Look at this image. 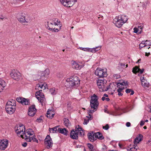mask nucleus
I'll return each instance as SVG.
<instances>
[{"label": "nucleus", "mask_w": 151, "mask_h": 151, "mask_svg": "<svg viewBox=\"0 0 151 151\" xmlns=\"http://www.w3.org/2000/svg\"><path fill=\"white\" fill-rule=\"evenodd\" d=\"M5 109L8 113L10 114H13L16 109L15 101L13 100L8 101L6 105Z\"/></svg>", "instance_id": "obj_3"}, {"label": "nucleus", "mask_w": 151, "mask_h": 151, "mask_svg": "<svg viewBox=\"0 0 151 151\" xmlns=\"http://www.w3.org/2000/svg\"><path fill=\"white\" fill-rule=\"evenodd\" d=\"M17 19L23 25H27L31 22L30 17L24 12H19L17 15Z\"/></svg>", "instance_id": "obj_1"}, {"label": "nucleus", "mask_w": 151, "mask_h": 151, "mask_svg": "<svg viewBox=\"0 0 151 151\" xmlns=\"http://www.w3.org/2000/svg\"><path fill=\"white\" fill-rule=\"evenodd\" d=\"M117 21L116 22L115 24L118 27H120L128 20L127 17L124 15L119 16L116 18Z\"/></svg>", "instance_id": "obj_4"}, {"label": "nucleus", "mask_w": 151, "mask_h": 151, "mask_svg": "<svg viewBox=\"0 0 151 151\" xmlns=\"http://www.w3.org/2000/svg\"><path fill=\"white\" fill-rule=\"evenodd\" d=\"M140 81L141 82L142 85L143 87H149L150 86L149 83L145 79L144 77H141Z\"/></svg>", "instance_id": "obj_19"}, {"label": "nucleus", "mask_w": 151, "mask_h": 151, "mask_svg": "<svg viewBox=\"0 0 151 151\" xmlns=\"http://www.w3.org/2000/svg\"><path fill=\"white\" fill-rule=\"evenodd\" d=\"M61 4L67 7L72 6L77 2V0H59Z\"/></svg>", "instance_id": "obj_12"}, {"label": "nucleus", "mask_w": 151, "mask_h": 151, "mask_svg": "<svg viewBox=\"0 0 151 151\" xmlns=\"http://www.w3.org/2000/svg\"><path fill=\"white\" fill-rule=\"evenodd\" d=\"M94 133H89L88 136L89 139L91 142H93L96 139V137L94 135Z\"/></svg>", "instance_id": "obj_25"}, {"label": "nucleus", "mask_w": 151, "mask_h": 151, "mask_svg": "<svg viewBox=\"0 0 151 151\" xmlns=\"http://www.w3.org/2000/svg\"><path fill=\"white\" fill-rule=\"evenodd\" d=\"M36 109L34 105L30 106L29 109L28 111V114L31 116H33L35 114L36 112Z\"/></svg>", "instance_id": "obj_16"}, {"label": "nucleus", "mask_w": 151, "mask_h": 151, "mask_svg": "<svg viewBox=\"0 0 151 151\" xmlns=\"http://www.w3.org/2000/svg\"><path fill=\"white\" fill-rule=\"evenodd\" d=\"M146 144L148 145L151 146V138L147 140Z\"/></svg>", "instance_id": "obj_44"}, {"label": "nucleus", "mask_w": 151, "mask_h": 151, "mask_svg": "<svg viewBox=\"0 0 151 151\" xmlns=\"http://www.w3.org/2000/svg\"><path fill=\"white\" fill-rule=\"evenodd\" d=\"M120 64L121 66H122V67H124L125 65V64H123L122 63H120Z\"/></svg>", "instance_id": "obj_60"}, {"label": "nucleus", "mask_w": 151, "mask_h": 151, "mask_svg": "<svg viewBox=\"0 0 151 151\" xmlns=\"http://www.w3.org/2000/svg\"><path fill=\"white\" fill-rule=\"evenodd\" d=\"M98 97L95 94H94L91 97V100L90 101L92 102H98Z\"/></svg>", "instance_id": "obj_29"}, {"label": "nucleus", "mask_w": 151, "mask_h": 151, "mask_svg": "<svg viewBox=\"0 0 151 151\" xmlns=\"http://www.w3.org/2000/svg\"><path fill=\"white\" fill-rule=\"evenodd\" d=\"M54 29H52V31L55 32H58V29L57 28H55V27H54Z\"/></svg>", "instance_id": "obj_51"}, {"label": "nucleus", "mask_w": 151, "mask_h": 151, "mask_svg": "<svg viewBox=\"0 0 151 151\" xmlns=\"http://www.w3.org/2000/svg\"><path fill=\"white\" fill-rule=\"evenodd\" d=\"M105 100H106V101H108L110 100L109 99L108 97L106 98Z\"/></svg>", "instance_id": "obj_57"}, {"label": "nucleus", "mask_w": 151, "mask_h": 151, "mask_svg": "<svg viewBox=\"0 0 151 151\" xmlns=\"http://www.w3.org/2000/svg\"><path fill=\"white\" fill-rule=\"evenodd\" d=\"M88 146L90 150L91 149H92L93 148V145L90 144L88 143Z\"/></svg>", "instance_id": "obj_47"}, {"label": "nucleus", "mask_w": 151, "mask_h": 151, "mask_svg": "<svg viewBox=\"0 0 151 151\" xmlns=\"http://www.w3.org/2000/svg\"><path fill=\"white\" fill-rule=\"evenodd\" d=\"M34 136H35L34 132L32 129H29L26 130V132H25L24 137L23 138H24L27 142H30V138Z\"/></svg>", "instance_id": "obj_10"}, {"label": "nucleus", "mask_w": 151, "mask_h": 151, "mask_svg": "<svg viewBox=\"0 0 151 151\" xmlns=\"http://www.w3.org/2000/svg\"><path fill=\"white\" fill-rule=\"evenodd\" d=\"M106 81L104 79H99L97 81V84L101 91H106L109 89V86H106Z\"/></svg>", "instance_id": "obj_5"}, {"label": "nucleus", "mask_w": 151, "mask_h": 151, "mask_svg": "<svg viewBox=\"0 0 151 151\" xmlns=\"http://www.w3.org/2000/svg\"><path fill=\"white\" fill-rule=\"evenodd\" d=\"M106 98V97L103 96L101 98V99L102 101H104L105 100Z\"/></svg>", "instance_id": "obj_58"}, {"label": "nucleus", "mask_w": 151, "mask_h": 151, "mask_svg": "<svg viewBox=\"0 0 151 151\" xmlns=\"http://www.w3.org/2000/svg\"><path fill=\"white\" fill-rule=\"evenodd\" d=\"M95 74L100 78H104L107 76L106 69H102L101 68H97L96 70Z\"/></svg>", "instance_id": "obj_8"}, {"label": "nucleus", "mask_w": 151, "mask_h": 151, "mask_svg": "<svg viewBox=\"0 0 151 151\" xmlns=\"http://www.w3.org/2000/svg\"><path fill=\"white\" fill-rule=\"evenodd\" d=\"M39 91H37L35 94L37 99L41 104L42 105L45 104L46 102V99L44 95L42 92V90H39Z\"/></svg>", "instance_id": "obj_7"}, {"label": "nucleus", "mask_w": 151, "mask_h": 151, "mask_svg": "<svg viewBox=\"0 0 151 151\" xmlns=\"http://www.w3.org/2000/svg\"><path fill=\"white\" fill-rule=\"evenodd\" d=\"M45 144L49 147H51L52 145V143L50 137L49 135H47L45 139Z\"/></svg>", "instance_id": "obj_18"}, {"label": "nucleus", "mask_w": 151, "mask_h": 151, "mask_svg": "<svg viewBox=\"0 0 151 151\" xmlns=\"http://www.w3.org/2000/svg\"><path fill=\"white\" fill-rule=\"evenodd\" d=\"M148 106L149 108L150 109V111L151 112V105H148Z\"/></svg>", "instance_id": "obj_62"}, {"label": "nucleus", "mask_w": 151, "mask_h": 151, "mask_svg": "<svg viewBox=\"0 0 151 151\" xmlns=\"http://www.w3.org/2000/svg\"><path fill=\"white\" fill-rule=\"evenodd\" d=\"M42 117L41 116L39 119H37V120H38L39 122H40L42 120Z\"/></svg>", "instance_id": "obj_56"}, {"label": "nucleus", "mask_w": 151, "mask_h": 151, "mask_svg": "<svg viewBox=\"0 0 151 151\" xmlns=\"http://www.w3.org/2000/svg\"><path fill=\"white\" fill-rule=\"evenodd\" d=\"M76 127L75 130H72L70 133V137L73 139H77L78 137V135L80 134L82 135L83 130L81 128H79V126H78V127Z\"/></svg>", "instance_id": "obj_6"}, {"label": "nucleus", "mask_w": 151, "mask_h": 151, "mask_svg": "<svg viewBox=\"0 0 151 151\" xmlns=\"http://www.w3.org/2000/svg\"><path fill=\"white\" fill-rule=\"evenodd\" d=\"M94 135L96 137V138L99 139L101 140L104 139V137L102 136V134L99 132L95 133Z\"/></svg>", "instance_id": "obj_28"}, {"label": "nucleus", "mask_w": 151, "mask_h": 151, "mask_svg": "<svg viewBox=\"0 0 151 151\" xmlns=\"http://www.w3.org/2000/svg\"><path fill=\"white\" fill-rule=\"evenodd\" d=\"M50 73V71L48 68H47L44 70L42 71L40 73V79L43 81L46 80L48 78Z\"/></svg>", "instance_id": "obj_13"}, {"label": "nucleus", "mask_w": 151, "mask_h": 151, "mask_svg": "<svg viewBox=\"0 0 151 151\" xmlns=\"http://www.w3.org/2000/svg\"><path fill=\"white\" fill-rule=\"evenodd\" d=\"M144 71V69H140L139 72V73L140 74H142L143 73V72Z\"/></svg>", "instance_id": "obj_53"}, {"label": "nucleus", "mask_w": 151, "mask_h": 151, "mask_svg": "<svg viewBox=\"0 0 151 151\" xmlns=\"http://www.w3.org/2000/svg\"><path fill=\"white\" fill-rule=\"evenodd\" d=\"M71 66L72 68L73 69L78 70L81 69L84 66V65H80L76 62L72 61L71 62Z\"/></svg>", "instance_id": "obj_17"}, {"label": "nucleus", "mask_w": 151, "mask_h": 151, "mask_svg": "<svg viewBox=\"0 0 151 151\" xmlns=\"http://www.w3.org/2000/svg\"><path fill=\"white\" fill-rule=\"evenodd\" d=\"M90 106L91 109H93V110H89L88 111L89 113H93L94 111L96 110L98 108V107L99 105V102H92L90 101Z\"/></svg>", "instance_id": "obj_14"}, {"label": "nucleus", "mask_w": 151, "mask_h": 151, "mask_svg": "<svg viewBox=\"0 0 151 151\" xmlns=\"http://www.w3.org/2000/svg\"><path fill=\"white\" fill-rule=\"evenodd\" d=\"M29 103V102L27 99L25 98H23V99H22V105H27Z\"/></svg>", "instance_id": "obj_37"}, {"label": "nucleus", "mask_w": 151, "mask_h": 151, "mask_svg": "<svg viewBox=\"0 0 151 151\" xmlns=\"http://www.w3.org/2000/svg\"><path fill=\"white\" fill-rule=\"evenodd\" d=\"M117 87L118 88V89L122 91L124 89V86L123 83H118L117 84Z\"/></svg>", "instance_id": "obj_32"}, {"label": "nucleus", "mask_w": 151, "mask_h": 151, "mask_svg": "<svg viewBox=\"0 0 151 151\" xmlns=\"http://www.w3.org/2000/svg\"><path fill=\"white\" fill-rule=\"evenodd\" d=\"M55 114V113L52 110L48 109L47 113V116L50 119H52Z\"/></svg>", "instance_id": "obj_22"}, {"label": "nucleus", "mask_w": 151, "mask_h": 151, "mask_svg": "<svg viewBox=\"0 0 151 151\" xmlns=\"http://www.w3.org/2000/svg\"><path fill=\"white\" fill-rule=\"evenodd\" d=\"M55 26H55V25H54V24H53L52 23L47 22V24H45V26L46 28L51 31H52V29H54V27Z\"/></svg>", "instance_id": "obj_23"}, {"label": "nucleus", "mask_w": 151, "mask_h": 151, "mask_svg": "<svg viewBox=\"0 0 151 151\" xmlns=\"http://www.w3.org/2000/svg\"><path fill=\"white\" fill-rule=\"evenodd\" d=\"M31 140H32L34 142H38V140L35 138V136H33V137H31L30 138Z\"/></svg>", "instance_id": "obj_40"}, {"label": "nucleus", "mask_w": 151, "mask_h": 151, "mask_svg": "<svg viewBox=\"0 0 151 151\" xmlns=\"http://www.w3.org/2000/svg\"><path fill=\"white\" fill-rule=\"evenodd\" d=\"M130 150L131 151H137V149H135V147H132L131 148H130Z\"/></svg>", "instance_id": "obj_49"}, {"label": "nucleus", "mask_w": 151, "mask_h": 151, "mask_svg": "<svg viewBox=\"0 0 151 151\" xmlns=\"http://www.w3.org/2000/svg\"><path fill=\"white\" fill-rule=\"evenodd\" d=\"M15 131L18 136L22 138H24L25 134V128L23 125L18 127L16 129Z\"/></svg>", "instance_id": "obj_11"}, {"label": "nucleus", "mask_w": 151, "mask_h": 151, "mask_svg": "<svg viewBox=\"0 0 151 151\" xmlns=\"http://www.w3.org/2000/svg\"><path fill=\"white\" fill-rule=\"evenodd\" d=\"M126 93H130V92H131V93H130V95H133L134 93V91L132 90L131 89H127L125 91Z\"/></svg>", "instance_id": "obj_38"}, {"label": "nucleus", "mask_w": 151, "mask_h": 151, "mask_svg": "<svg viewBox=\"0 0 151 151\" xmlns=\"http://www.w3.org/2000/svg\"><path fill=\"white\" fill-rule=\"evenodd\" d=\"M138 31H139V34L141 33L142 32V27L141 26H140L138 27Z\"/></svg>", "instance_id": "obj_42"}, {"label": "nucleus", "mask_w": 151, "mask_h": 151, "mask_svg": "<svg viewBox=\"0 0 151 151\" xmlns=\"http://www.w3.org/2000/svg\"><path fill=\"white\" fill-rule=\"evenodd\" d=\"M50 91L52 95H55L58 92L57 89L55 88L50 89Z\"/></svg>", "instance_id": "obj_33"}, {"label": "nucleus", "mask_w": 151, "mask_h": 151, "mask_svg": "<svg viewBox=\"0 0 151 151\" xmlns=\"http://www.w3.org/2000/svg\"><path fill=\"white\" fill-rule=\"evenodd\" d=\"M80 49L82 50L85 51H92L94 52V50L93 49V50H91V49L89 48H83V47H80Z\"/></svg>", "instance_id": "obj_34"}, {"label": "nucleus", "mask_w": 151, "mask_h": 151, "mask_svg": "<svg viewBox=\"0 0 151 151\" xmlns=\"http://www.w3.org/2000/svg\"><path fill=\"white\" fill-rule=\"evenodd\" d=\"M10 74L12 78L17 81H19L22 78L21 73L17 70H12Z\"/></svg>", "instance_id": "obj_9"}, {"label": "nucleus", "mask_w": 151, "mask_h": 151, "mask_svg": "<svg viewBox=\"0 0 151 151\" xmlns=\"http://www.w3.org/2000/svg\"><path fill=\"white\" fill-rule=\"evenodd\" d=\"M140 69L137 66H135L132 69V72L134 74H136L137 73L139 72Z\"/></svg>", "instance_id": "obj_31"}, {"label": "nucleus", "mask_w": 151, "mask_h": 151, "mask_svg": "<svg viewBox=\"0 0 151 151\" xmlns=\"http://www.w3.org/2000/svg\"><path fill=\"white\" fill-rule=\"evenodd\" d=\"M8 145V141L6 139L1 140L0 142V149L4 150Z\"/></svg>", "instance_id": "obj_15"}, {"label": "nucleus", "mask_w": 151, "mask_h": 151, "mask_svg": "<svg viewBox=\"0 0 151 151\" xmlns=\"http://www.w3.org/2000/svg\"><path fill=\"white\" fill-rule=\"evenodd\" d=\"M142 136L140 135L139 136L137 137L134 140V143L135 144H137L139 142L142 140Z\"/></svg>", "instance_id": "obj_30"}, {"label": "nucleus", "mask_w": 151, "mask_h": 151, "mask_svg": "<svg viewBox=\"0 0 151 151\" xmlns=\"http://www.w3.org/2000/svg\"><path fill=\"white\" fill-rule=\"evenodd\" d=\"M144 123H145V122L142 121L140 123V125L141 126H142L144 125Z\"/></svg>", "instance_id": "obj_54"}, {"label": "nucleus", "mask_w": 151, "mask_h": 151, "mask_svg": "<svg viewBox=\"0 0 151 151\" xmlns=\"http://www.w3.org/2000/svg\"><path fill=\"white\" fill-rule=\"evenodd\" d=\"M54 25H55V26H58L59 25L60 26L61 25L60 24V21H58V20H57L56 22L55 21V22H54Z\"/></svg>", "instance_id": "obj_41"}, {"label": "nucleus", "mask_w": 151, "mask_h": 151, "mask_svg": "<svg viewBox=\"0 0 151 151\" xmlns=\"http://www.w3.org/2000/svg\"><path fill=\"white\" fill-rule=\"evenodd\" d=\"M103 96L106 98L108 97V95L106 93L104 94Z\"/></svg>", "instance_id": "obj_61"}, {"label": "nucleus", "mask_w": 151, "mask_h": 151, "mask_svg": "<svg viewBox=\"0 0 151 151\" xmlns=\"http://www.w3.org/2000/svg\"><path fill=\"white\" fill-rule=\"evenodd\" d=\"M58 127H55L54 128L49 129V131L51 132V131H52V133H55L57 131H58Z\"/></svg>", "instance_id": "obj_36"}, {"label": "nucleus", "mask_w": 151, "mask_h": 151, "mask_svg": "<svg viewBox=\"0 0 151 151\" xmlns=\"http://www.w3.org/2000/svg\"><path fill=\"white\" fill-rule=\"evenodd\" d=\"M64 124L67 127H70L71 125V124L68 119L65 118L63 119Z\"/></svg>", "instance_id": "obj_27"}, {"label": "nucleus", "mask_w": 151, "mask_h": 151, "mask_svg": "<svg viewBox=\"0 0 151 151\" xmlns=\"http://www.w3.org/2000/svg\"><path fill=\"white\" fill-rule=\"evenodd\" d=\"M114 77L115 79H118L120 77V76L116 74L114 76Z\"/></svg>", "instance_id": "obj_50"}, {"label": "nucleus", "mask_w": 151, "mask_h": 151, "mask_svg": "<svg viewBox=\"0 0 151 151\" xmlns=\"http://www.w3.org/2000/svg\"><path fill=\"white\" fill-rule=\"evenodd\" d=\"M6 86L5 82L2 79L0 78V92L3 91Z\"/></svg>", "instance_id": "obj_24"}, {"label": "nucleus", "mask_w": 151, "mask_h": 151, "mask_svg": "<svg viewBox=\"0 0 151 151\" xmlns=\"http://www.w3.org/2000/svg\"><path fill=\"white\" fill-rule=\"evenodd\" d=\"M58 131L62 134L65 135H66L68 133V131L65 128L62 129L60 128H58Z\"/></svg>", "instance_id": "obj_26"}, {"label": "nucleus", "mask_w": 151, "mask_h": 151, "mask_svg": "<svg viewBox=\"0 0 151 151\" xmlns=\"http://www.w3.org/2000/svg\"><path fill=\"white\" fill-rule=\"evenodd\" d=\"M122 91H121L120 90L117 89V91L118 92V95L119 96H122L123 95V94L121 93V92Z\"/></svg>", "instance_id": "obj_48"}, {"label": "nucleus", "mask_w": 151, "mask_h": 151, "mask_svg": "<svg viewBox=\"0 0 151 151\" xmlns=\"http://www.w3.org/2000/svg\"><path fill=\"white\" fill-rule=\"evenodd\" d=\"M22 145L24 147H26L27 145V144L25 142Z\"/></svg>", "instance_id": "obj_59"}, {"label": "nucleus", "mask_w": 151, "mask_h": 151, "mask_svg": "<svg viewBox=\"0 0 151 151\" xmlns=\"http://www.w3.org/2000/svg\"><path fill=\"white\" fill-rule=\"evenodd\" d=\"M47 87V84L45 83L38 84L36 85L35 87V89L38 90H41V89H42L43 90H45Z\"/></svg>", "instance_id": "obj_21"}, {"label": "nucleus", "mask_w": 151, "mask_h": 151, "mask_svg": "<svg viewBox=\"0 0 151 151\" xmlns=\"http://www.w3.org/2000/svg\"><path fill=\"white\" fill-rule=\"evenodd\" d=\"M66 85L69 88L74 87L78 86L80 83V80L78 77L73 76L67 78Z\"/></svg>", "instance_id": "obj_2"}, {"label": "nucleus", "mask_w": 151, "mask_h": 151, "mask_svg": "<svg viewBox=\"0 0 151 151\" xmlns=\"http://www.w3.org/2000/svg\"><path fill=\"white\" fill-rule=\"evenodd\" d=\"M101 48V46H98V47H96L95 48H93L92 49H91V50H93V49L94 50V52H92V51H90V52H96V51H98V50H100Z\"/></svg>", "instance_id": "obj_39"}, {"label": "nucleus", "mask_w": 151, "mask_h": 151, "mask_svg": "<svg viewBox=\"0 0 151 151\" xmlns=\"http://www.w3.org/2000/svg\"><path fill=\"white\" fill-rule=\"evenodd\" d=\"M90 151H95V149H93H93H91L90 150Z\"/></svg>", "instance_id": "obj_64"}, {"label": "nucleus", "mask_w": 151, "mask_h": 151, "mask_svg": "<svg viewBox=\"0 0 151 151\" xmlns=\"http://www.w3.org/2000/svg\"><path fill=\"white\" fill-rule=\"evenodd\" d=\"M122 83H123L124 84V86H127V82H125L124 81Z\"/></svg>", "instance_id": "obj_55"}, {"label": "nucleus", "mask_w": 151, "mask_h": 151, "mask_svg": "<svg viewBox=\"0 0 151 151\" xmlns=\"http://www.w3.org/2000/svg\"><path fill=\"white\" fill-rule=\"evenodd\" d=\"M134 32L135 33H138L139 34V31H138V28L134 27Z\"/></svg>", "instance_id": "obj_46"}, {"label": "nucleus", "mask_w": 151, "mask_h": 151, "mask_svg": "<svg viewBox=\"0 0 151 151\" xmlns=\"http://www.w3.org/2000/svg\"><path fill=\"white\" fill-rule=\"evenodd\" d=\"M131 125V124L129 122H127L126 123V126L127 127H129Z\"/></svg>", "instance_id": "obj_52"}, {"label": "nucleus", "mask_w": 151, "mask_h": 151, "mask_svg": "<svg viewBox=\"0 0 151 151\" xmlns=\"http://www.w3.org/2000/svg\"><path fill=\"white\" fill-rule=\"evenodd\" d=\"M150 53H145V56H148L149 55H150Z\"/></svg>", "instance_id": "obj_63"}, {"label": "nucleus", "mask_w": 151, "mask_h": 151, "mask_svg": "<svg viewBox=\"0 0 151 151\" xmlns=\"http://www.w3.org/2000/svg\"><path fill=\"white\" fill-rule=\"evenodd\" d=\"M89 116H90V118H91V119H90L89 117L86 116V117H88V119H84V122L83 123L84 124H86L88 122L89 120L91 119H92V116L90 114H89Z\"/></svg>", "instance_id": "obj_35"}, {"label": "nucleus", "mask_w": 151, "mask_h": 151, "mask_svg": "<svg viewBox=\"0 0 151 151\" xmlns=\"http://www.w3.org/2000/svg\"><path fill=\"white\" fill-rule=\"evenodd\" d=\"M149 41L147 40L146 41H142L139 45V48L141 49L143 47H147L148 49H149L150 47L149 46L150 45V43H148Z\"/></svg>", "instance_id": "obj_20"}, {"label": "nucleus", "mask_w": 151, "mask_h": 151, "mask_svg": "<svg viewBox=\"0 0 151 151\" xmlns=\"http://www.w3.org/2000/svg\"><path fill=\"white\" fill-rule=\"evenodd\" d=\"M22 99H23V98H18L17 99V100L18 102L22 104Z\"/></svg>", "instance_id": "obj_43"}, {"label": "nucleus", "mask_w": 151, "mask_h": 151, "mask_svg": "<svg viewBox=\"0 0 151 151\" xmlns=\"http://www.w3.org/2000/svg\"><path fill=\"white\" fill-rule=\"evenodd\" d=\"M109 125L108 124H106L105 126H103V129L106 130H107L109 128Z\"/></svg>", "instance_id": "obj_45"}]
</instances>
